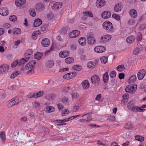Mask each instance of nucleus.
I'll list each match as a JSON object with an SVG mask.
<instances>
[{
    "instance_id": "nucleus-1",
    "label": "nucleus",
    "mask_w": 146,
    "mask_h": 146,
    "mask_svg": "<svg viewBox=\"0 0 146 146\" xmlns=\"http://www.w3.org/2000/svg\"><path fill=\"white\" fill-rule=\"evenodd\" d=\"M103 28L109 33H113L114 32V29L112 23L109 21H106L103 24Z\"/></svg>"
},
{
    "instance_id": "nucleus-2",
    "label": "nucleus",
    "mask_w": 146,
    "mask_h": 146,
    "mask_svg": "<svg viewBox=\"0 0 146 146\" xmlns=\"http://www.w3.org/2000/svg\"><path fill=\"white\" fill-rule=\"evenodd\" d=\"M91 80L93 84L98 85L100 82V78L98 75L94 74L92 76Z\"/></svg>"
},
{
    "instance_id": "nucleus-3",
    "label": "nucleus",
    "mask_w": 146,
    "mask_h": 146,
    "mask_svg": "<svg viewBox=\"0 0 146 146\" xmlns=\"http://www.w3.org/2000/svg\"><path fill=\"white\" fill-rule=\"evenodd\" d=\"M88 43L90 45H92L96 44V40L93 34H90L87 37Z\"/></svg>"
},
{
    "instance_id": "nucleus-4",
    "label": "nucleus",
    "mask_w": 146,
    "mask_h": 146,
    "mask_svg": "<svg viewBox=\"0 0 146 146\" xmlns=\"http://www.w3.org/2000/svg\"><path fill=\"white\" fill-rule=\"evenodd\" d=\"M20 101L19 99H15L13 100H11L9 101L7 104V107L8 108H11L13 106L18 104Z\"/></svg>"
},
{
    "instance_id": "nucleus-5",
    "label": "nucleus",
    "mask_w": 146,
    "mask_h": 146,
    "mask_svg": "<svg viewBox=\"0 0 146 146\" xmlns=\"http://www.w3.org/2000/svg\"><path fill=\"white\" fill-rule=\"evenodd\" d=\"M111 38V36L110 35H106L101 36L100 42L102 43H106L108 42Z\"/></svg>"
},
{
    "instance_id": "nucleus-6",
    "label": "nucleus",
    "mask_w": 146,
    "mask_h": 146,
    "mask_svg": "<svg viewBox=\"0 0 146 146\" xmlns=\"http://www.w3.org/2000/svg\"><path fill=\"white\" fill-rule=\"evenodd\" d=\"M95 52L98 53H102L106 50V47L103 46H95L94 48Z\"/></svg>"
},
{
    "instance_id": "nucleus-7",
    "label": "nucleus",
    "mask_w": 146,
    "mask_h": 146,
    "mask_svg": "<svg viewBox=\"0 0 146 146\" xmlns=\"http://www.w3.org/2000/svg\"><path fill=\"white\" fill-rule=\"evenodd\" d=\"M80 34V32L78 30H74L69 34V37L71 38H75L78 37Z\"/></svg>"
},
{
    "instance_id": "nucleus-8",
    "label": "nucleus",
    "mask_w": 146,
    "mask_h": 146,
    "mask_svg": "<svg viewBox=\"0 0 146 146\" xmlns=\"http://www.w3.org/2000/svg\"><path fill=\"white\" fill-rule=\"evenodd\" d=\"M9 66L7 64H3L0 67V74H4L9 70Z\"/></svg>"
},
{
    "instance_id": "nucleus-9",
    "label": "nucleus",
    "mask_w": 146,
    "mask_h": 146,
    "mask_svg": "<svg viewBox=\"0 0 146 146\" xmlns=\"http://www.w3.org/2000/svg\"><path fill=\"white\" fill-rule=\"evenodd\" d=\"M36 64L35 60H32L30 61L25 66V68L27 70H29L34 67Z\"/></svg>"
},
{
    "instance_id": "nucleus-10",
    "label": "nucleus",
    "mask_w": 146,
    "mask_h": 146,
    "mask_svg": "<svg viewBox=\"0 0 146 146\" xmlns=\"http://www.w3.org/2000/svg\"><path fill=\"white\" fill-rule=\"evenodd\" d=\"M137 86H136V87H135L133 86H128L126 87L125 89V90L127 92L130 93H132L134 92L136 90Z\"/></svg>"
},
{
    "instance_id": "nucleus-11",
    "label": "nucleus",
    "mask_w": 146,
    "mask_h": 146,
    "mask_svg": "<svg viewBox=\"0 0 146 146\" xmlns=\"http://www.w3.org/2000/svg\"><path fill=\"white\" fill-rule=\"evenodd\" d=\"M9 11L6 7H3L0 9V14L3 16H5L8 15Z\"/></svg>"
},
{
    "instance_id": "nucleus-12",
    "label": "nucleus",
    "mask_w": 146,
    "mask_h": 146,
    "mask_svg": "<svg viewBox=\"0 0 146 146\" xmlns=\"http://www.w3.org/2000/svg\"><path fill=\"white\" fill-rule=\"evenodd\" d=\"M145 110V109H141L139 107L135 106L130 110L135 112H143Z\"/></svg>"
},
{
    "instance_id": "nucleus-13",
    "label": "nucleus",
    "mask_w": 146,
    "mask_h": 146,
    "mask_svg": "<svg viewBox=\"0 0 146 146\" xmlns=\"http://www.w3.org/2000/svg\"><path fill=\"white\" fill-rule=\"evenodd\" d=\"M146 74V71L143 69L140 70L137 73V77L139 80H142Z\"/></svg>"
},
{
    "instance_id": "nucleus-14",
    "label": "nucleus",
    "mask_w": 146,
    "mask_h": 146,
    "mask_svg": "<svg viewBox=\"0 0 146 146\" xmlns=\"http://www.w3.org/2000/svg\"><path fill=\"white\" fill-rule=\"evenodd\" d=\"M123 8V6L121 3L116 4L114 7V11L116 12H118L121 11Z\"/></svg>"
},
{
    "instance_id": "nucleus-15",
    "label": "nucleus",
    "mask_w": 146,
    "mask_h": 146,
    "mask_svg": "<svg viewBox=\"0 0 146 146\" xmlns=\"http://www.w3.org/2000/svg\"><path fill=\"white\" fill-rule=\"evenodd\" d=\"M82 88L84 89H86L88 88L90 86V83L87 80L83 81L81 83Z\"/></svg>"
},
{
    "instance_id": "nucleus-16",
    "label": "nucleus",
    "mask_w": 146,
    "mask_h": 146,
    "mask_svg": "<svg viewBox=\"0 0 146 146\" xmlns=\"http://www.w3.org/2000/svg\"><path fill=\"white\" fill-rule=\"evenodd\" d=\"M62 3L60 2H55L52 6V8L54 10L61 8L62 7Z\"/></svg>"
},
{
    "instance_id": "nucleus-17",
    "label": "nucleus",
    "mask_w": 146,
    "mask_h": 146,
    "mask_svg": "<svg viewBox=\"0 0 146 146\" xmlns=\"http://www.w3.org/2000/svg\"><path fill=\"white\" fill-rule=\"evenodd\" d=\"M129 14L132 18H135L137 17V11L135 9H132L129 11Z\"/></svg>"
},
{
    "instance_id": "nucleus-18",
    "label": "nucleus",
    "mask_w": 146,
    "mask_h": 146,
    "mask_svg": "<svg viewBox=\"0 0 146 146\" xmlns=\"http://www.w3.org/2000/svg\"><path fill=\"white\" fill-rule=\"evenodd\" d=\"M44 8V5L41 3H39L35 5V8L38 11H42Z\"/></svg>"
},
{
    "instance_id": "nucleus-19",
    "label": "nucleus",
    "mask_w": 146,
    "mask_h": 146,
    "mask_svg": "<svg viewBox=\"0 0 146 146\" xmlns=\"http://www.w3.org/2000/svg\"><path fill=\"white\" fill-rule=\"evenodd\" d=\"M111 16V14L110 12L108 11H104L102 14V17L104 19L109 18Z\"/></svg>"
},
{
    "instance_id": "nucleus-20",
    "label": "nucleus",
    "mask_w": 146,
    "mask_h": 146,
    "mask_svg": "<svg viewBox=\"0 0 146 146\" xmlns=\"http://www.w3.org/2000/svg\"><path fill=\"white\" fill-rule=\"evenodd\" d=\"M26 0H16L15 4L18 7H21L23 6L25 3Z\"/></svg>"
},
{
    "instance_id": "nucleus-21",
    "label": "nucleus",
    "mask_w": 146,
    "mask_h": 146,
    "mask_svg": "<svg viewBox=\"0 0 146 146\" xmlns=\"http://www.w3.org/2000/svg\"><path fill=\"white\" fill-rule=\"evenodd\" d=\"M106 4L104 0H97L96 2V5L98 7H102Z\"/></svg>"
},
{
    "instance_id": "nucleus-22",
    "label": "nucleus",
    "mask_w": 146,
    "mask_h": 146,
    "mask_svg": "<svg viewBox=\"0 0 146 146\" xmlns=\"http://www.w3.org/2000/svg\"><path fill=\"white\" fill-rule=\"evenodd\" d=\"M21 59L20 60H18V66L22 65L26 63L29 60V57H26Z\"/></svg>"
},
{
    "instance_id": "nucleus-23",
    "label": "nucleus",
    "mask_w": 146,
    "mask_h": 146,
    "mask_svg": "<svg viewBox=\"0 0 146 146\" xmlns=\"http://www.w3.org/2000/svg\"><path fill=\"white\" fill-rule=\"evenodd\" d=\"M55 110V108L52 106H47L45 107L44 109V111L46 113L52 112Z\"/></svg>"
},
{
    "instance_id": "nucleus-24",
    "label": "nucleus",
    "mask_w": 146,
    "mask_h": 146,
    "mask_svg": "<svg viewBox=\"0 0 146 146\" xmlns=\"http://www.w3.org/2000/svg\"><path fill=\"white\" fill-rule=\"evenodd\" d=\"M41 43L43 46L46 47L49 45L50 44V42L48 39L44 38L42 40Z\"/></svg>"
},
{
    "instance_id": "nucleus-25",
    "label": "nucleus",
    "mask_w": 146,
    "mask_h": 146,
    "mask_svg": "<svg viewBox=\"0 0 146 146\" xmlns=\"http://www.w3.org/2000/svg\"><path fill=\"white\" fill-rule=\"evenodd\" d=\"M69 55V52L66 50L61 51L59 54L60 57L62 58H65Z\"/></svg>"
},
{
    "instance_id": "nucleus-26",
    "label": "nucleus",
    "mask_w": 146,
    "mask_h": 146,
    "mask_svg": "<svg viewBox=\"0 0 146 146\" xmlns=\"http://www.w3.org/2000/svg\"><path fill=\"white\" fill-rule=\"evenodd\" d=\"M69 98L68 97H64L61 98L60 101L64 104L68 105H69Z\"/></svg>"
},
{
    "instance_id": "nucleus-27",
    "label": "nucleus",
    "mask_w": 146,
    "mask_h": 146,
    "mask_svg": "<svg viewBox=\"0 0 146 146\" xmlns=\"http://www.w3.org/2000/svg\"><path fill=\"white\" fill-rule=\"evenodd\" d=\"M54 64V61L52 60H49L47 61L45 63V66L48 68L52 67Z\"/></svg>"
},
{
    "instance_id": "nucleus-28",
    "label": "nucleus",
    "mask_w": 146,
    "mask_h": 146,
    "mask_svg": "<svg viewBox=\"0 0 146 146\" xmlns=\"http://www.w3.org/2000/svg\"><path fill=\"white\" fill-rule=\"evenodd\" d=\"M42 21L40 19H37L35 21L33 25L35 27H38L42 24Z\"/></svg>"
},
{
    "instance_id": "nucleus-29",
    "label": "nucleus",
    "mask_w": 146,
    "mask_h": 146,
    "mask_svg": "<svg viewBox=\"0 0 146 146\" xmlns=\"http://www.w3.org/2000/svg\"><path fill=\"white\" fill-rule=\"evenodd\" d=\"M96 66V63L94 62H89L87 64V67L88 68L93 69Z\"/></svg>"
},
{
    "instance_id": "nucleus-30",
    "label": "nucleus",
    "mask_w": 146,
    "mask_h": 146,
    "mask_svg": "<svg viewBox=\"0 0 146 146\" xmlns=\"http://www.w3.org/2000/svg\"><path fill=\"white\" fill-rule=\"evenodd\" d=\"M79 44L82 46H84L86 43V40L85 38L82 37L78 40Z\"/></svg>"
},
{
    "instance_id": "nucleus-31",
    "label": "nucleus",
    "mask_w": 146,
    "mask_h": 146,
    "mask_svg": "<svg viewBox=\"0 0 146 146\" xmlns=\"http://www.w3.org/2000/svg\"><path fill=\"white\" fill-rule=\"evenodd\" d=\"M40 33L39 31H36L33 32L32 35V38L34 40H36L37 38L38 35Z\"/></svg>"
},
{
    "instance_id": "nucleus-32",
    "label": "nucleus",
    "mask_w": 146,
    "mask_h": 146,
    "mask_svg": "<svg viewBox=\"0 0 146 146\" xmlns=\"http://www.w3.org/2000/svg\"><path fill=\"white\" fill-rule=\"evenodd\" d=\"M56 96L54 94H49L46 96V99L48 100L52 101L55 98Z\"/></svg>"
},
{
    "instance_id": "nucleus-33",
    "label": "nucleus",
    "mask_w": 146,
    "mask_h": 146,
    "mask_svg": "<svg viewBox=\"0 0 146 146\" xmlns=\"http://www.w3.org/2000/svg\"><path fill=\"white\" fill-rule=\"evenodd\" d=\"M135 38L134 36H129L127 38L126 41L128 43H132L135 41Z\"/></svg>"
},
{
    "instance_id": "nucleus-34",
    "label": "nucleus",
    "mask_w": 146,
    "mask_h": 146,
    "mask_svg": "<svg viewBox=\"0 0 146 146\" xmlns=\"http://www.w3.org/2000/svg\"><path fill=\"white\" fill-rule=\"evenodd\" d=\"M136 79V76L134 75H133L130 77L128 81L129 83H132L134 82L135 81Z\"/></svg>"
},
{
    "instance_id": "nucleus-35",
    "label": "nucleus",
    "mask_w": 146,
    "mask_h": 146,
    "mask_svg": "<svg viewBox=\"0 0 146 146\" xmlns=\"http://www.w3.org/2000/svg\"><path fill=\"white\" fill-rule=\"evenodd\" d=\"M135 104V102L133 100L129 101L127 104V107L128 109L130 110L134 106Z\"/></svg>"
},
{
    "instance_id": "nucleus-36",
    "label": "nucleus",
    "mask_w": 146,
    "mask_h": 146,
    "mask_svg": "<svg viewBox=\"0 0 146 146\" xmlns=\"http://www.w3.org/2000/svg\"><path fill=\"white\" fill-rule=\"evenodd\" d=\"M42 55V53L38 52L34 55V58L37 60H39L41 59Z\"/></svg>"
},
{
    "instance_id": "nucleus-37",
    "label": "nucleus",
    "mask_w": 146,
    "mask_h": 146,
    "mask_svg": "<svg viewBox=\"0 0 146 146\" xmlns=\"http://www.w3.org/2000/svg\"><path fill=\"white\" fill-rule=\"evenodd\" d=\"M13 31L14 35H18L20 34L21 33V29L18 28H15L13 29Z\"/></svg>"
},
{
    "instance_id": "nucleus-38",
    "label": "nucleus",
    "mask_w": 146,
    "mask_h": 146,
    "mask_svg": "<svg viewBox=\"0 0 146 146\" xmlns=\"http://www.w3.org/2000/svg\"><path fill=\"white\" fill-rule=\"evenodd\" d=\"M135 139L138 141L140 142H142L144 141V137L140 135H137L135 137Z\"/></svg>"
},
{
    "instance_id": "nucleus-39",
    "label": "nucleus",
    "mask_w": 146,
    "mask_h": 146,
    "mask_svg": "<svg viewBox=\"0 0 146 146\" xmlns=\"http://www.w3.org/2000/svg\"><path fill=\"white\" fill-rule=\"evenodd\" d=\"M0 137L2 141L4 142L6 139V136L5 133L4 131L0 132Z\"/></svg>"
},
{
    "instance_id": "nucleus-40",
    "label": "nucleus",
    "mask_w": 146,
    "mask_h": 146,
    "mask_svg": "<svg viewBox=\"0 0 146 146\" xmlns=\"http://www.w3.org/2000/svg\"><path fill=\"white\" fill-rule=\"evenodd\" d=\"M141 52V50L138 47H137L133 50V54L134 55H137L139 54Z\"/></svg>"
},
{
    "instance_id": "nucleus-41",
    "label": "nucleus",
    "mask_w": 146,
    "mask_h": 146,
    "mask_svg": "<svg viewBox=\"0 0 146 146\" xmlns=\"http://www.w3.org/2000/svg\"><path fill=\"white\" fill-rule=\"evenodd\" d=\"M74 59L72 58L69 57L66 58L65 60V62L67 64H70L73 62Z\"/></svg>"
},
{
    "instance_id": "nucleus-42",
    "label": "nucleus",
    "mask_w": 146,
    "mask_h": 146,
    "mask_svg": "<svg viewBox=\"0 0 146 146\" xmlns=\"http://www.w3.org/2000/svg\"><path fill=\"white\" fill-rule=\"evenodd\" d=\"M109 79L108 73L106 72L104 74L103 76V81L104 82H106Z\"/></svg>"
},
{
    "instance_id": "nucleus-43",
    "label": "nucleus",
    "mask_w": 146,
    "mask_h": 146,
    "mask_svg": "<svg viewBox=\"0 0 146 146\" xmlns=\"http://www.w3.org/2000/svg\"><path fill=\"white\" fill-rule=\"evenodd\" d=\"M9 19L11 21L14 23L17 20V18L15 15H11L9 17Z\"/></svg>"
},
{
    "instance_id": "nucleus-44",
    "label": "nucleus",
    "mask_w": 146,
    "mask_h": 146,
    "mask_svg": "<svg viewBox=\"0 0 146 146\" xmlns=\"http://www.w3.org/2000/svg\"><path fill=\"white\" fill-rule=\"evenodd\" d=\"M70 113L68 109H65L63 110L62 112V115L64 116L68 115Z\"/></svg>"
},
{
    "instance_id": "nucleus-45",
    "label": "nucleus",
    "mask_w": 146,
    "mask_h": 146,
    "mask_svg": "<svg viewBox=\"0 0 146 146\" xmlns=\"http://www.w3.org/2000/svg\"><path fill=\"white\" fill-rule=\"evenodd\" d=\"M117 69L118 71L122 72L124 70L125 67L123 65H119L117 67Z\"/></svg>"
},
{
    "instance_id": "nucleus-46",
    "label": "nucleus",
    "mask_w": 146,
    "mask_h": 146,
    "mask_svg": "<svg viewBox=\"0 0 146 146\" xmlns=\"http://www.w3.org/2000/svg\"><path fill=\"white\" fill-rule=\"evenodd\" d=\"M35 98H37L41 97L43 94V92L40 91L38 92L34 93Z\"/></svg>"
},
{
    "instance_id": "nucleus-47",
    "label": "nucleus",
    "mask_w": 146,
    "mask_h": 146,
    "mask_svg": "<svg viewBox=\"0 0 146 146\" xmlns=\"http://www.w3.org/2000/svg\"><path fill=\"white\" fill-rule=\"evenodd\" d=\"M72 78L71 73H68L63 76V78L65 79L69 80Z\"/></svg>"
},
{
    "instance_id": "nucleus-48",
    "label": "nucleus",
    "mask_w": 146,
    "mask_h": 146,
    "mask_svg": "<svg viewBox=\"0 0 146 146\" xmlns=\"http://www.w3.org/2000/svg\"><path fill=\"white\" fill-rule=\"evenodd\" d=\"M100 60L102 63L106 64L108 61V57L106 56H103L100 58Z\"/></svg>"
},
{
    "instance_id": "nucleus-49",
    "label": "nucleus",
    "mask_w": 146,
    "mask_h": 146,
    "mask_svg": "<svg viewBox=\"0 0 146 146\" xmlns=\"http://www.w3.org/2000/svg\"><path fill=\"white\" fill-rule=\"evenodd\" d=\"M72 68L74 70L78 71H80L82 69L81 66L78 65H76L72 67Z\"/></svg>"
},
{
    "instance_id": "nucleus-50",
    "label": "nucleus",
    "mask_w": 146,
    "mask_h": 146,
    "mask_svg": "<svg viewBox=\"0 0 146 146\" xmlns=\"http://www.w3.org/2000/svg\"><path fill=\"white\" fill-rule=\"evenodd\" d=\"M33 54V51L31 49L28 50L25 54V56L26 57H29V56Z\"/></svg>"
},
{
    "instance_id": "nucleus-51",
    "label": "nucleus",
    "mask_w": 146,
    "mask_h": 146,
    "mask_svg": "<svg viewBox=\"0 0 146 146\" xmlns=\"http://www.w3.org/2000/svg\"><path fill=\"white\" fill-rule=\"evenodd\" d=\"M84 15L85 16H89L90 17H93V15L91 12L89 11H86L83 12Z\"/></svg>"
},
{
    "instance_id": "nucleus-52",
    "label": "nucleus",
    "mask_w": 146,
    "mask_h": 146,
    "mask_svg": "<svg viewBox=\"0 0 146 146\" xmlns=\"http://www.w3.org/2000/svg\"><path fill=\"white\" fill-rule=\"evenodd\" d=\"M79 109V107L78 106H74L71 108L72 112H76Z\"/></svg>"
},
{
    "instance_id": "nucleus-53",
    "label": "nucleus",
    "mask_w": 146,
    "mask_h": 146,
    "mask_svg": "<svg viewBox=\"0 0 146 146\" xmlns=\"http://www.w3.org/2000/svg\"><path fill=\"white\" fill-rule=\"evenodd\" d=\"M19 72L17 71L13 72L11 74V75L10 77L11 78H15L16 76L18 75L19 74Z\"/></svg>"
},
{
    "instance_id": "nucleus-54",
    "label": "nucleus",
    "mask_w": 146,
    "mask_h": 146,
    "mask_svg": "<svg viewBox=\"0 0 146 146\" xmlns=\"http://www.w3.org/2000/svg\"><path fill=\"white\" fill-rule=\"evenodd\" d=\"M112 17L113 18L116 19L118 21H119L120 19V17L119 15L115 13L113 14Z\"/></svg>"
},
{
    "instance_id": "nucleus-55",
    "label": "nucleus",
    "mask_w": 146,
    "mask_h": 146,
    "mask_svg": "<svg viewBox=\"0 0 146 146\" xmlns=\"http://www.w3.org/2000/svg\"><path fill=\"white\" fill-rule=\"evenodd\" d=\"M29 12L30 15L34 17L36 16V13L34 9H31Z\"/></svg>"
},
{
    "instance_id": "nucleus-56",
    "label": "nucleus",
    "mask_w": 146,
    "mask_h": 146,
    "mask_svg": "<svg viewBox=\"0 0 146 146\" xmlns=\"http://www.w3.org/2000/svg\"><path fill=\"white\" fill-rule=\"evenodd\" d=\"M135 19H130L128 21V24L130 25H134L135 24Z\"/></svg>"
},
{
    "instance_id": "nucleus-57",
    "label": "nucleus",
    "mask_w": 146,
    "mask_h": 146,
    "mask_svg": "<svg viewBox=\"0 0 146 146\" xmlns=\"http://www.w3.org/2000/svg\"><path fill=\"white\" fill-rule=\"evenodd\" d=\"M18 60H15L14 62H13L11 64V66L13 68L15 67L16 66H18L19 63Z\"/></svg>"
},
{
    "instance_id": "nucleus-58",
    "label": "nucleus",
    "mask_w": 146,
    "mask_h": 146,
    "mask_svg": "<svg viewBox=\"0 0 146 146\" xmlns=\"http://www.w3.org/2000/svg\"><path fill=\"white\" fill-rule=\"evenodd\" d=\"M33 104V107L35 108H39L40 106V103L36 101L34 102Z\"/></svg>"
},
{
    "instance_id": "nucleus-59",
    "label": "nucleus",
    "mask_w": 146,
    "mask_h": 146,
    "mask_svg": "<svg viewBox=\"0 0 146 146\" xmlns=\"http://www.w3.org/2000/svg\"><path fill=\"white\" fill-rule=\"evenodd\" d=\"M116 73L114 71H113L111 72L110 73V77L113 78H115L116 76Z\"/></svg>"
},
{
    "instance_id": "nucleus-60",
    "label": "nucleus",
    "mask_w": 146,
    "mask_h": 146,
    "mask_svg": "<svg viewBox=\"0 0 146 146\" xmlns=\"http://www.w3.org/2000/svg\"><path fill=\"white\" fill-rule=\"evenodd\" d=\"M79 95L78 93H72L71 94V96L73 100H74Z\"/></svg>"
},
{
    "instance_id": "nucleus-61",
    "label": "nucleus",
    "mask_w": 146,
    "mask_h": 146,
    "mask_svg": "<svg viewBox=\"0 0 146 146\" xmlns=\"http://www.w3.org/2000/svg\"><path fill=\"white\" fill-rule=\"evenodd\" d=\"M86 118L85 119L86 120V122L90 121L92 120V116L89 113H87V115H86Z\"/></svg>"
},
{
    "instance_id": "nucleus-62",
    "label": "nucleus",
    "mask_w": 146,
    "mask_h": 146,
    "mask_svg": "<svg viewBox=\"0 0 146 146\" xmlns=\"http://www.w3.org/2000/svg\"><path fill=\"white\" fill-rule=\"evenodd\" d=\"M142 35L140 33H139L137 37V41H140L142 39Z\"/></svg>"
},
{
    "instance_id": "nucleus-63",
    "label": "nucleus",
    "mask_w": 146,
    "mask_h": 146,
    "mask_svg": "<svg viewBox=\"0 0 146 146\" xmlns=\"http://www.w3.org/2000/svg\"><path fill=\"white\" fill-rule=\"evenodd\" d=\"M133 127L132 125L130 123H128L126 126L125 127L128 129H131Z\"/></svg>"
},
{
    "instance_id": "nucleus-64",
    "label": "nucleus",
    "mask_w": 146,
    "mask_h": 146,
    "mask_svg": "<svg viewBox=\"0 0 146 146\" xmlns=\"http://www.w3.org/2000/svg\"><path fill=\"white\" fill-rule=\"evenodd\" d=\"M129 97V95L127 94H124L123 96V98L124 99L122 100V102H125L124 100H127Z\"/></svg>"
}]
</instances>
